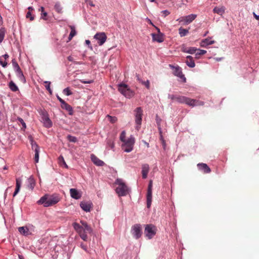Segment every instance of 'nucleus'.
I'll use <instances>...</instances> for the list:
<instances>
[{
	"label": "nucleus",
	"instance_id": "55",
	"mask_svg": "<svg viewBox=\"0 0 259 259\" xmlns=\"http://www.w3.org/2000/svg\"><path fill=\"white\" fill-rule=\"evenodd\" d=\"M81 248L84 249V250L87 251V246L86 245H83V244H81Z\"/></svg>",
	"mask_w": 259,
	"mask_h": 259
},
{
	"label": "nucleus",
	"instance_id": "59",
	"mask_svg": "<svg viewBox=\"0 0 259 259\" xmlns=\"http://www.w3.org/2000/svg\"><path fill=\"white\" fill-rule=\"evenodd\" d=\"M144 143L146 145V146L149 148V144L148 143L146 142V141H143Z\"/></svg>",
	"mask_w": 259,
	"mask_h": 259
},
{
	"label": "nucleus",
	"instance_id": "53",
	"mask_svg": "<svg viewBox=\"0 0 259 259\" xmlns=\"http://www.w3.org/2000/svg\"><path fill=\"white\" fill-rule=\"evenodd\" d=\"M2 57V58H4V60H6L9 57V56L8 54H6L4 55H3Z\"/></svg>",
	"mask_w": 259,
	"mask_h": 259
},
{
	"label": "nucleus",
	"instance_id": "33",
	"mask_svg": "<svg viewBox=\"0 0 259 259\" xmlns=\"http://www.w3.org/2000/svg\"><path fill=\"white\" fill-rule=\"evenodd\" d=\"M54 9L58 13L61 14L63 13L62 7L60 3L57 2L55 4Z\"/></svg>",
	"mask_w": 259,
	"mask_h": 259
},
{
	"label": "nucleus",
	"instance_id": "23",
	"mask_svg": "<svg viewBox=\"0 0 259 259\" xmlns=\"http://www.w3.org/2000/svg\"><path fill=\"white\" fill-rule=\"evenodd\" d=\"M185 63L189 67L191 68H193L195 66L193 58L191 56H188L186 57V60L185 61Z\"/></svg>",
	"mask_w": 259,
	"mask_h": 259
},
{
	"label": "nucleus",
	"instance_id": "58",
	"mask_svg": "<svg viewBox=\"0 0 259 259\" xmlns=\"http://www.w3.org/2000/svg\"><path fill=\"white\" fill-rule=\"evenodd\" d=\"M18 257H19V259H24V256L23 255H22L19 254L18 255Z\"/></svg>",
	"mask_w": 259,
	"mask_h": 259
},
{
	"label": "nucleus",
	"instance_id": "9",
	"mask_svg": "<svg viewBox=\"0 0 259 259\" xmlns=\"http://www.w3.org/2000/svg\"><path fill=\"white\" fill-rule=\"evenodd\" d=\"M135 122L136 124V129L139 131L142 123L143 110L141 107H137L135 110Z\"/></svg>",
	"mask_w": 259,
	"mask_h": 259
},
{
	"label": "nucleus",
	"instance_id": "40",
	"mask_svg": "<svg viewBox=\"0 0 259 259\" xmlns=\"http://www.w3.org/2000/svg\"><path fill=\"white\" fill-rule=\"evenodd\" d=\"M70 28L71 29V32L70 33V34L71 35V36L74 37L76 34V32L75 29V27L73 26H70Z\"/></svg>",
	"mask_w": 259,
	"mask_h": 259
},
{
	"label": "nucleus",
	"instance_id": "24",
	"mask_svg": "<svg viewBox=\"0 0 259 259\" xmlns=\"http://www.w3.org/2000/svg\"><path fill=\"white\" fill-rule=\"evenodd\" d=\"M21 185V180L19 178L16 179V189L13 194V197H15L19 192Z\"/></svg>",
	"mask_w": 259,
	"mask_h": 259
},
{
	"label": "nucleus",
	"instance_id": "19",
	"mask_svg": "<svg viewBox=\"0 0 259 259\" xmlns=\"http://www.w3.org/2000/svg\"><path fill=\"white\" fill-rule=\"evenodd\" d=\"M81 208L86 212H89L92 207V203L90 202L82 201L80 203Z\"/></svg>",
	"mask_w": 259,
	"mask_h": 259
},
{
	"label": "nucleus",
	"instance_id": "30",
	"mask_svg": "<svg viewBox=\"0 0 259 259\" xmlns=\"http://www.w3.org/2000/svg\"><path fill=\"white\" fill-rule=\"evenodd\" d=\"M39 11H41L40 18L45 20H48L49 19V17L48 13L45 11V8L43 7H41L40 8Z\"/></svg>",
	"mask_w": 259,
	"mask_h": 259
},
{
	"label": "nucleus",
	"instance_id": "20",
	"mask_svg": "<svg viewBox=\"0 0 259 259\" xmlns=\"http://www.w3.org/2000/svg\"><path fill=\"white\" fill-rule=\"evenodd\" d=\"M70 193L71 197L75 199H79L81 197V194L76 189H74V188L70 189Z\"/></svg>",
	"mask_w": 259,
	"mask_h": 259
},
{
	"label": "nucleus",
	"instance_id": "56",
	"mask_svg": "<svg viewBox=\"0 0 259 259\" xmlns=\"http://www.w3.org/2000/svg\"><path fill=\"white\" fill-rule=\"evenodd\" d=\"M68 60L69 61H71V62H73V58L72 56H69L67 58Z\"/></svg>",
	"mask_w": 259,
	"mask_h": 259
},
{
	"label": "nucleus",
	"instance_id": "51",
	"mask_svg": "<svg viewBox=\"0 0 259 259\" xmlns=\"http://www.w3.org/2000/svg\"><path fill=\"white\" fill-rule=\"evenodd\" d=\"M93 80H89V81H84V80H81V82L83 83H91L93 82Z\"/></svg>",
	"mask_w": 259,
	"mask_h": 259
},
{
	"label": "nucleus",
	"instance_id": "52",
	"mask_svg": "<svg viewBox=\"0 0 259 259\" xmlns=\"http://www.w3.org/2000/svg\"><path fill=\"white\" fill-rule=\"evenodd\" d=\"M57 99L60 101V102L61 103V105L63 103H64L65 101L63 100L62 98H61L59 96H57Z\"/></svg>",
	"mask_w": 259,
	"mask_h": 259
},
{
	"label": "nucleus",
	"instance_id": "48",
	"mask_svg": "<svg viewBox=\"0 0 259 259\" xmlns=\"http://www.w3.org/2000/svg\"><path fill=\"white\" fill-rule=\"evenodd\" d=\"M178 96V95H169V98L172 100L177 101Z\"/></svg>",
	"mask_w": 259,
	"mask_h": 259
},
{
	"label": "nucleus",
	"instance_id": "3",
	"mask_svg": "<svg viewBox=\"0 0 259 259\" xmlns=\"http://www.w3.org/2000/svg\"><path fill=\"white\" fill-rule=\"evenodd\" d=\"M115 183L118 185L115 190L119 196H124L129 193V188L122 180L117 179Z\"/></svg>",
	"mask_w": 259,
	"mask_h": 259
},
{
	"label": "nucleus",
	"instance_id": "7",
	"mask_svg": "<svg viewBox=\"0 0 259 259\" xmlns=\"http://www.w3.org/2000/svg\"><path fill=\"white\" fill-rule=\"evenodd\" d=\"M12 66L16 73V75L19 78V80L23 83L26 82L25 78L23 75V73L17 63L15 59H13L12 61Z\"/></svg>",
	"mask_w": 259,
	"mask_h": 259
},
{
	"label": "nucleus",
	"instance_id": "13",
	"mask_svg": "<svg viewBox=\"0 0 259 259\" xmlns=\"http://www.w3.org/2000/svg\"><path fill=\"white\" fill-rule=\"evenodd\" d=\"M152 198V181H150L148 185L147 193V206L149 208L151 206Z\"/></svg>",
	"mask_w": 259,
	"mask_h": 259
},
{
	"label": "nucleus",
	"instance_id": "15",
	"mask_svg": "<svg viewBox=\"0 0 259 259\" xmlns=\"http://www.w3.org/2000/svg\"><path fill=\"white\" fill-rule=\"evenodd\" d=\"M94 38L98 40L99 45L101 46L106 41L107 36L104 32H99L95 34Z\"/></svg>",
	"mask_w": 259,
	"mask_h": 259
},
{
	"label": "nucleus",
	"instance_id": "17",
	"mask_svg": "<svg viewBox=\"0 0 259 259\" xmlns=\"http://www.w3.org/2000/svg\"><path fill=\"white\" fill-rule=\"evenodd\" d=\"M42 121L44 125L47 128L50 127L52 125V121L46 112H42Z\"/></svg>",
	"mask_w": 259,
	"mask_h": 259
},
{
	"label": "nucleus",
	"instance_id": "45",
	"mask_svg": "<svg viewBox=\"0 0 259 259\" xmlns=\"http://www.w3.org/2000/svg\"><path fill=\"white\" fill-rule=\"evenodd\" d=\"M59 160L60 161V162H62L63 164L64 165V166L66 167V168H67L68 167V166L66 164L63 156H60L59 158Z\"/></svg>",
	"mask_w": 259,
	"mask_h": 259
},
{
	"label": "nucleus",
	"instance_id": "54",
	"mask_svg": "<svg viewBox=\"0 0 259 259\" xmlns=\"http://www.w3.org/2000/svg\"><path fill=\"white\" fill-rule=\"evenodd\" d=\"M253 15L254 16V17L256 19V20H259V15H257L254 12L253 13Z\"/></svg>",
	"mask_w": 259,
	"mask_h": 259
},
{
	"label": "nucleus",
	"instance_id": "18",
	"mask_svg": "<svg viewBox=\"0 0 259 259\" xmlns=\"http://www.w3.org/2000/svg\"><path fill=\"white\" fill-rule=\"evenodd\" d=\"M197 167L200 170L202 171L205 174H208L210 172L211 169L208 166L203 163H200L197 164Z\"/></svg>",
	"mask_w": 259,
	"mask_h": 259
},
{
	"label": "nucleus",
	"instance_id": "2",
	"mask_svg": "<svg viewBox=\"0 0 259 259\" xmlns=\"http://www.w3.org/2000/svg\"><path fill=\"white\" fill-rule=\"evenodd\" d=\"M59 198L57 196L46 194L42 196L37 202L39 204H43L45 207L53 205L59 201Z\"/></svg>",
	"mask_w": 259,
	"mask_h": 259
},
{
	"label": "nucleus",
	"instance_id": "31",
	"mask_svg": "<svg viewBox=\"0 0 259 259\" xmlns=\"http://www.w3.org/2000/svg\"><path fill=\"white\" fill-rule=\"evenodd\" d=\"M9 87L10 89L12 92H17L19 90V89L18 87L16 85V84L13 81H11L9 83Z\"/></svg>",
	"mask_w": 259,
	"mask_h": 259
},
{
	"label": "nucleus",
	"instance_id": "4",
	"mask_svg": "<svg viewBox=\"0 0 259 259\" xmlns=\"http://www.w3.org/2000/svg\"><path fill=\"white\" fill-rule=\"evenodd\" d=\"M177 102L180 103H185L191 107L202 106L204 105V102L202 101L191 99L183 96H178Z\"/></svg>",
	"mask_w": 259,
	"mask_h": 259
},
{
	"label": "nucleus",
	"instance_id": "21",
	"mask_svg": "<svg viewBox=\"0 0 259 259\" xmlns=\"http://www.w3.org/2000/svg\"><path fill=\"white\" fill-rule=\"evenodd\" d=\"M91 158L92 162L97 166H103L104 165V162L94 154L91 155Z\"/></svg>",
	"mask_w": 259,
	"mask_h": 259
},
{
	"label": "nucleus",
	"instance_id": "60",
	"mask_svg": "<svg viewBox=\"0 0 259 259\" xmlns=\"http://www.w3.org/2000/svg\"><path fill=\"white\" fill-rule=\"evenodd\" d=\"M73 37V36H71V35L69 34V37H68V41H70Z\"/></svg>",
	"mask_w": 259,
	"mask_h": 259
},
{
	"label": "nucleus",
	"instance_id": "46",
	"mask_svg": "<svg viewBox=\"0 0 259 259\" xmlns=\"http://www.w3.org/2000/svg\"><path fill=\"white\" fill-rule=\"evenodd\" d=\"M44 83L45 84V87L47 90H50V84L51 82L46 81L44 82Z\"/></svg>",
	"mask_w": 259,
	"mask_h": 259
},
{
	"label": "nucleus",
	"instance_id": "50",
	"mask_svg": "<svg viewBox=\"0 0 259 259\" xmlns=\"http://www.w3.org/2000/svg\"><path fill=\"white\" fill-rule=\"evenodd\" d=\"M18 120L20 122V123L22 124L23 127L25 128L26 127V124L24 122V120L21 118H19L18 119Z\"/></svg>",
	"mask_w": 259,
	"mask_h": 259
},
{
	"label": "nucleus",
	"instance_id": "62",
	"mask_svg": "<svg viewBox=\"0 0 259 259\" xmlns=\"http://www.w3.org/2000/svg\"><path fill=\"white\" fill-rule=\"evenodd\" d=\"M148 21H149V23L151 25H152V26H154L155 27H156L154 25V24L152 23V22L150 20H148Z\"/></svg>",
	"mask_w": 259,
	"mask_h": 259
},
{
	"label": "nucleus",
	"instance_id": "36",
	"mask_svg": "<svg viewBox=\"0 0 259 259\" xmlns=\"http://www.w3.org/2000/svg\"><path fill=\"white\" fill-rule=\"evenodd\" d=\"M198 49L194 47H191L188 49V51H187V53H189L191 54H195L197 52Z\"/></svg>",
	"mask_w": 259,
	"mask_h": 259
},
{
	"label": "nucleus",
	"instance_id": "8",
	"mask_svg": "<svg viewBox=\"0 0 259 259\" xmlns=\"http://www.w3.org/2000/svg\"><path fill=\"white\" fill-rule=\"evenodd\" d=\"M135 138L133 136H131L127 140L123 142L124 144L122 145V148L126 152H130L133 149L134 145L135 144Z\"/></svg>",
	"mask_w": 259,
	"mask_h": 259
},
{
	"label": "nucleus",
	"instance_id": "44",
	"mask_svg": "<svg viewBox=\"0 0 259 259\" xmlns=\"http://www.w3.org/2000/svg\"><path fill=\"white\" fill-rule=\"evenodd\" d=\"M0 64L3 67H6L7 66V62L5 60L4 61L2 57H1L0 58Z\"/></svg>",
	"mask_w": 259,
	"mask_h": 259
},
{
	"label": "nucleus",
	"instance_id": "37",
	"mask_svg": "<svg viewBox=\"0 0 259 259\" xmlns=\"http://www.w3.org/2000/svg\"><path fill=\"white\" fill-rule=\"evenodd\" d=\"M67 139L68 141L71 142L75 143L77 142V138L71 135L67 136Z\"/></svg>",
	"mask_w": 259,
	"mask_h": 259
},
{
	"label": "nucleus",
	"instance_id": "1",
	"mask_svg": "<svg viewBox=\"0 0 259 259\" xmlns=\"http://www.w3.org/2000/svg\"><path fill=\"white\" fill-rule=\"evenodd\" d=\"M80 224L74 223L73 227L74 230L79 234L80 238L84 241L88 239L87 233H90L92 231V228L84 221H81Z\"/></svg>",
	"mask_w": 259,
	"mask_h": 259
},
{
	"label": "nucleus",
	"instance_id": "12",
	"mask_svg": "<svg viewBox=\"0 0 259 259\" xmlns=\"http://www.w3.org/2000/svg\"><path fill=\"white\" fill-rule=\"evenodd\" d=\"M132 233L136 239H139L142 234L141 226L140 224H135L132 227Z\"/></svg>",
	"mask_w": 259,
	"mask_h": 259
},
{
	"label": "nucleus",
	"instance_id": "29",
	"mask_svg": "<svg viewBox=\"0 0 259 259\" xmlns=\"http://www.w3.org/2000/svg\"><path fill=\"white\" fill-rule=\"evenodd\" d=\"M18 231L20 234L25 236H28L29 234V230L27 227H20L18 228Z\"/></svg>",
	"mask_w": 259,
	"mask_h": 259
},
{
	"label": "nucleus",
	"instance_id": "6",
	"mask_svg": "<svg viewBox=\"0 0 259 259\" xmlns=\"http://www.w3.org/2000/svg\"><path fill=\"white\" fill-rule=\"evenodd\" d=\"M119 92L125 97L130 98L134 96V92L128 88V85L124 83H120L118 85Z\"/></svg>",
	"mask_w": 259,
	"mask_h": 259
},
{
	"label": "nucleus",
	"instance_id": "42",
	"mask_svg": "<svg viewBox=\"0 0 259 259\" xmlns=\"http://www.w3.org/2000/svg\"><path fill=\"white\" fill-rule=\"evenodd\" d=\"M107 117H108V119H109L110 121L112 123H115L117 120V119L116 117H113V116H111L110 115H108Z\"/></svg>",
	"mask_w": 259,
	"mask_h": 259
},
{
	"label": "nucleus",
	"instance_id": "39",
	"mask_svg": "<svg viewBox=\"0 0 259 259\" xmlns=\"http://www.w3.org/2000/svg\"><path fill=\"white\" fill-rule=\"evenodd\" d=\"M26 18L27 19H29V20L30 21H33L34 19V16H33L31 14V12H27V14H26Z\"/></svg>",
	"mask_w": 259,
	"mask_h": 259
},
{
	"label": "nucleus",
	"instance_id": "11",
	"mask_svg": "<svg viewBox=\"0 0 259 259\" xmlns=\"http://www.w3.org/2000/svg\"><path fill=\"white\" fill-rule=\"evenodd\" d=\"M196 17L197 15L196 14H190L186 16L180 17L177 19V21L180 23L183 22L184 25H188L194 20Z\"/></svg>",
	"mask_w": 259,
	"mask_h": 259
},
{
	"label": "nucleus",
	"instance_id": "35",
	"mask_svg": "<svg viewBox=\"0 0 259 259\" xmlns=\"http://www.w3.org/2000/svg\"><path fill=\"white\" fill-rule=\"evenodd\" d=\"M6 33V30L4 28L0 29V43H1L4 39Z\"/></svg>",
	"mask_w": 259,
	"mask_h": 259
},
{
	"label": "nucleus",
	"instance_id": "22",
	"mask_svg": "<svg viewBox=\"0 0 259 259\" xmlns=\"http://www.w3.org/2000/svg\"><path fill=\"white\" fill-rule=\"evenodd\" d=\"M142 169V178L143 179H146L147 177V175L149 171V165L148 164H143Z\"/></svg>",
	"mask_w": 259,
	"mask_h": 259
},
{
	"label": "nucleus",
	"instance_id": "25",
	"mask_svg": "<svg viewBox=\"0 0 259 259\" xmlns=\"http://www.w3.org/2000/svg\"><path fill=\"white\" fill-rule=\"evenodd\" d=\"M225 7L224 6L215 7L213 10V12L214 13H217L220 15H222L225 13Z\"/></svg>",
	"mask_w": 259,
	"mask_h": 259
},
{
	"label": "nucleus",
	"instance_id": "47",
	"mask_svg": "<svg viewBox=\"0 0 259 259\" xmlns=\"http://www.w3.org/2000/svg\"><path fill=\"white\" fill-rule=\"evenodd\" d=\"M161 13L163 14V17H165L169 15L170 13L168 10H164L161 11Z\"/></svg>",
	"mask_w": 259,
	"mask_h": 259
},
{
	"label": "nucleus",
	"instance_id": "26",
	"mask_svg": "<svg viewBox=\"0 0 259 259\" xmlns=\"http://www.w3.org/2000/svg\"><path fill=\"white\" fill-rule=\"evenodd\" d=\"M214 43V40H211L210 38H207L201 41L200 43V46L201 47H205L207 45H212Z\"/></svg>",
	"mask_w": 259,
	"mask_h": 259
},
{
	"label": "nucleus",
	"instance_id": "16",
	"mask_svg": "<svg viewBox=\"0 0 259 259\" xmlns=\"http://www.w3.org/2000/svg\"><path fill=\"white\" fill-rule=\"evenodd\" d=\"M31 147L32 149L34 150L35 155H34V161L35 162H38L39 160V148L38 145L36 143V142H34L33 140H31Z\"/></svg>",
	"mask_w": 259,
	"mask_h": 259
},
{
	"label": "nucleus",
	"instance_id": "43",
	"mask_svg": "<svg viewBox=\"0 0 259 259\" xmlns=\"http://www.w3.org/2000/svg\"><path fill=\"white\" fill-rule=\"evenodd\" d=\"M107 145L111 149H113L114 147V143L111 140H108L107 141Z\"/></svg>",
	"mask_w": 259,
	"mask_h": 259
},
{
	"label": "nucleus",
	"instance_id": "27",
	"mask_svg": "<svg viewBox=\"0 0 259 259\" xmlns=\"http://www.w3.org/2000/svg\"><path fill=\"white\" fill-rule=\"evenodd\" d=\"M35 181L32 178L30 177L27 179V187L31 190L33 189L35 186Z\"/></svg>",
	"mask_w": 259,
	"mask_h": 259
},
{
	"label": "nucleus",
	"instance_id": "34",
	"mask_svg": "<svg viewBox=\"0 0 259 259\" xmlns=\"http://www.w3.org/2000/svg\"><path fill=\"white\" fill-rule=\"evenodd\" d=\"M206 53V51L204 50H199L198 49L197 52L195 53V58L196 59H199L200 56L204 55Z\"/></svg>",
	"mask_w": 259,
	"mask_h": 259
},
{
	"label": "nucleus",
	"instance_id": "5",
	"mask_svg": "<svg viewBox=\"0 0 259 259\" xmlns=\"http://www.w3.org/2000/svg\"><path fill=\"white\" fill-rule=\"evenodd\" d=\"M157 228L152 224L145 225L144 234L149 239H152L156 234Z\"/></svg>",
	"mask_w": 259,
	"mask_h": 259
},
{
	"label": "nucleus",
	"instance_id": "10",
	"mask_svg": "<svg viewBox=\"0 0 259 259\" xmlns=\"http://www.w3.org/2000/svg\"><path fill=\"white\" fill-rule=\"evenodd\" d=\"M169 67L172 69L173 73L175 75L181 78L184 82L186 81V78H185L184 75L183 74L181 67L178 66H174L172 65H169Z\"/></svg>",
	"mask_w": 259,
	"mask_h": 259
},
{
	"label": "nucleus",
	"instance_id": "49",
	"mask_svg": "<svg viewBox=\"0 0 259 259\" xmlns=\"http://www.w3.org/2000/svg\"><path fill=\"white\" fill-rule=\"evenodd\" d=\"M142 83L144 84L147 89H149L150 88V82L148 80H147L146 81H143Z\"/></svg>",
	"mask_w": 259,
	"mask_h": 259
},
{
	"label": "nucleus",
	"instance_id": "64",
	"mask_svg": "<svg viewBox=\"0 0 259 259\" xmlns=\"http://www.w3.org/2000/svg\"><path fill=\"white\" fill-rule=\"evenodd\" d=\"M187 51H188V49H184L183 50V52H186V53H187Z\"/></svg>",
	"mask_w": 259,
	"mask_h": 259
},
{
	"label": "nucleus",
	"instance_id": "32",
	"mask_svg": "<svg viewBox=\"0 0 259 259\" xmlns=\"http://www.w3.org/2000/svg\"><path fill=\"white\" fill-rule=\"evenodd\" d=\"M179 32L181 37H183L188 34V33H189V30L183 28V27H181L179 29Z\"/></svg>",
	"mask_w": 259,
	"mask_h": 259
},
{
	"label": "nucleus",
	"instance_id": "38",
	"mask_svg": "<svg viewBox=\"0 0 259 259\" xmlns=\"http://www.w3.org/2000/svg\"><path fill=\"white\" fill-rule=\"evenodd\" d=\"M126 133L124 131H122L120 135V140L122 142L125 141Z\"/></svg>",
	"mask_w": 259,
	"mask_h": 259
},
{
	"label": "nucleus",
	"instance_id": "28",
	"mask_svg": "<svg viewBox=\"0 0 259 259\" xmlns=\"http://www.w3.org/2000/svg\"><path fill=\"white\" fill-rule=\"evenodd\" d=\"M62 108L65 109L69 112V114L72 115L73 114L72 108L70 105L67 104L66 102L61 105Z\"/></svg>",
	"mask_w": 259,
	"mask_h": 259
},
{
	"label": "nucleus",
	"instance_id": "57",
	"mask_svg": "<svg viewBox=\"0 0 259 259\" xmlns=\"http://www.w3.org/2000/svg\"><path fill=\"white\" fill-rule=\"evenodd\" d=\"M33 8L32 7H29L28 8V12H32L33 11Z\"/></svg>",
	"mask_w": 259,
	"mask_h": 259
},
{
	"label": "nucleus",
	"instance_id": "14",
	"mask_svg": "<svg viewBox=\"0 0 259 259\" xmlns=\"http://www.w3.org/2000/svg\"><path fill=\"white\" fill-rule=\"evenodd\" d=\"M155 28L157 30L158 33L151 34L153 40L159 43L163 42L164 41L163 34L160 32V29L159 28L155 27Z\"/></svg>",
	"mask_w": 259,
	"mask_h": 259
},
{
	"label": "nucleus",
	"instance_id": "41",
	"mask_svg": "<svg viewBox=\"0 0 259 259\" xmlns=\"http://www.w3.org/2000/svg\"><path fill=\"white\" fill-rule=\"evenodd\" d=\"M63 93L67 96H69L72 94L69 88H66L63 90Z\"/></svg>",
	"mask_w": 259,
	"mask_h": 259
},
{
	"label": "nucleus",
	"instance_id": "63",
	"mask_svg": "<svg viewBox=\"0 0 259 259\" xmlns=\"http://www.w3.org/2000/svg\"><path fill=\"white\" fill-rule=\"evenodd\" d=\"M90 5L92 7H94L95 6L92 2L90 3Z\"/></svg>",
	"mask_w": 259,
	"mask_h": 259
},
{
	"label": "nucleus",
	"instance_id": "61",
	"mask_svg": "<svg viewBox=\"0 0 259 259\" xmlns=\"http://www.w3.org/2000/svg\"><path fill=\"white\" fill-rule=\"evenodd\" d=\"M85 43L87 45H89L91 43L90 41L89 40H85Z\"/></svg>",
	"mask_w": 259,
	"mask_h": 259
}]
</instances>
